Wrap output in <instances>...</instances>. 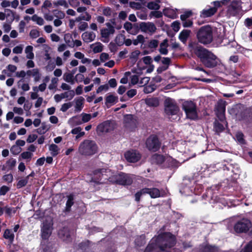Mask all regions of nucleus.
Wrapping results in <instances>:
<instances>
[{"mask_svg": "<svg viewBox=\"0 0 252 252\" xmlns=\"http://www.w3.org/2000/svg\"><path fill=\"white\" fill-rule=\"evenodd\" d=\"M176 238L171 232H161L150 241L143 252H171L170 249L176 244Z\"/></svg>", "mask_w": 252, "mask_h": 252, "instance_id": "obj_1", "label": "nucleus"}, {"mask_svg": "<svg viewBox=\"0 0 252 252\" xmlns=\"http://www.w3.org/2000/svg\"><path fill=\"white\" fill-rule=\"evenodd\" d=\"M188 49L192 56L197 57L205 67L212 68L218 65L217 57L200 45L196 40H190Z\"/></svg>", "mask_w": 252, "mask_h": 252, "instance_id": "obj_2", "label": "nucleus"}, {"mask_svg": "<svg viewBox=\"0 0 252 252\" xmlns=\"http://www.w3.org/2000/svg\"><path fill=\"white\" fill-rule=\"evenodd\" d=\"M98 149V146L94 141L85 139L80 144L78 152L82 156L91 157L97 154Z\"/></svg>", "mask_w": 252, "mask_h": 252, "instance_id": "obj_3", "label": "nucleus"}, {"mask_svg": "<svg viewBox=\"0 0 252 252\" xmlns=\"http://www.w3.org/2000/svg\"><path fill=\"white\" fill-rule=\"evenodd\" d=\"M198 43L204 45L210 44L213 41V32L212 28L209 26L201 27L196 33Z\"/></svg>", "mask_w": 252, "mask_h": 252, "instance_id": "obj_4", "label": "nucleus"}, {"mask_svg": "<svg viewBox=\"0 0 252 252\" xmlns=\"http://www.w3.org/2000/svg\"><path fill=\"white\" fill-rule=\"evenodd\" d=\"M110 176V171L108 169L98 168L93 172L91 182L96 185L105 183Z\"/></svg>", "mask_w": 252, "mask_h": 252, "instance_id": "obj_5", "label": "nucleus"}, {"mask_svg": "<svg viewBox=\"0 0 252 252\" xmlns=\"http://www.w3.org/2000/svg\"><path fill=\"white\" fill-rule=\"evenodd\" d=\"M182 109L186 113L187 117L190 120H196L198 116L196 105L192 101H186L182 104Z\"/></svg>", "mask_w": 252, "mask_h": 252, "instance_id": "obj_6", "label": "nucleus"}, {"mask_svg": "<svg viewBox=\"0 0 252 252\" xmlns=\"http://www.w3.org/2000/svg\"><path fill=\"white\" fill-rule=\"evenodd\" d=\"M164 112L168 116L177 115L180 109L174 99L170 97L166 98L164 101Z\"/></svg>", "mask_w": 252, "mask_h": 252, "instance_id": "obj_7", "label": "nucleus"}, {"mask_svg": "<svg viewBox=\"0 0 252 252\" xmlns=\"http://www.w3.org/2000/svg\"><path fill=\"white\" fill-rule=\"evenodd\" d=\"M252 226L251 221L243 218L238 220L234 225V230L237 233H247Z\"/></svg>", "mask_w": 252, "mask_h": 252, "instance_id": "obj_8", "label": "nucleus"}, {"mask_svg": "<svg viewBox=\"0 0 252 252\" xmlns=\"http://www.w3.org/2000/svg\"><path fill=\"white\" fill-rule=\"evenodd\" d=\"M146 148L151 152L158 151L161 146V142L157 135L152 134L147 138L145 142Z\"/></svg>", "mask_w": 252, "mask_h": 252, "instance_id": "obj_9", "label": "nucleus"}, {"mask_svg": "<svg viewBox=\"0 0 252 252\" xmlns=\"http://www.w3.org/2000/svg\"><path fill=\"white\" fill-rule=\"evenodd\" d=\"M116 128V123L111 120H106L99 124L96 127V132L98 135L113 131Z\"/></svg>", "mask_w": 252, "mask_h": 252, "instance_id": "obj_10", "label": "nucleus"}, {"mask_svg": "<svg viewBox=\"0 0 252 252\" xmlns=\"http://www.w3.org/2000/svg\"><path fill=\"white\" fill-rule=\"evenodd\" d=\"M133 27L135 28L136 30V32L139 30H140L142 32H151L152 33L155 32L157 30V28L155 25L152 22H142L139 23V25L138 24H134Z\"/></svg>", "mask_w": 252, "mask_h": 252, "instance_id": "obj_11", "label": "nucleus"}, {"mask_svg": "<svg viewBox=\"0 0 252 252\" xmlns=\"http://www.w3.org/2000/svg\"><path fill=\"white\" fill-rule=\"evenodd\" d=\"M53 223L46 220L42 223L41 228V238L44 241H48V239L52 232Z\"/></svg>", "mask_w": 252, "mask_h": 252, "instance_id": "obj_12", "label": "nucleus"}, {"mask_svg": "<svg viewBox=\"0 0 252 252\" xmlns=\"http://www.w3.org/2000/svg\"><path fill=\"white\" fill-rule=\"evenodd\" d=\"M241 1L240 0H233L227 8V12L232 16L239 14L242 10Z\"/></svg>", "mask_w": 252, "mask_h": 252, "instance_id": "obj_13", "label": "nucleus"}, {"mask_svg": "<svg viewBox=\"0 0 252 252\" xmlns=\"http://www.w3.org/2000/svg\"><path fill=\"white\" fill-rule=\"evenodd\" d=\"M125 158L127 161L135 163L140 159L141 156L137 151L132 150L125 153Z\"/></svg>", "mask_w": 252, "mask_h": 252, "instance_id": "obj_14", "label": "nucleus"}, {"mask_svg": "<svg viewBox=\"0 0 252 252\" xmlns=\"http://www.w3.org/2000/svg\"><path fill=\"white\" fill-rule=\"evenodd\" d=\"M58 236L63 241L66 243L72 242L71 231L68 227H63L58 231Z\"/></svg>", "mask_w": 252, "mask_h": 252, "instance_id": "obj_15", "label": "nucleus"}, {"mask_svg": "<svg viewBox=\"0 0 252 252\" xmlns=\"http://www.w3.org/2000/svg\"><path fill=\"white\" fill-rule=\"evenodd\" d=\"M116 183L120 185H130L132 183V180L126 174L121 172L116 177Z\"/></svg>", "mask_w": 252, "mask_h": 252, "instance_id": "obj_16", "label": "nucleus"}, {"mask_svg": "<svg viewBox=\"0 0 252 252\" xmlns=\"http://www.w3.org/2000/svg\"><path fill=\"white\" fill-rule=\"evenodd\" d=\"M165 160L166 158L164 156L158 154H155L151 158V163L158 165H161Z\"/></svg>", "mask_w": 252, "mask_h": 252, "instance_id": "obj_17", "label": "nucleus"}, {"mask_svg": "<svg viewBox=\"0 0 252 252\" xmlns=\"http://www.w3.org/2000/svg\"><path fill=\"white\" fill-rule=\"evenodd\" d=\"M146 194H148L152 198H158L162 195H161L159 189L156 188H145Z\"/></svg>", "mask_w": 252, "mask_h": 252, "instance_id": "obj_18", "label": "nucleus"}, {"mask_svg": "<svg viewBox=\"0 0 252 252\" xmlns=\"http://www.w3.org/2000/svg\"><path fill=\"white\" fill-rule=\"evenodd\" d=\"M146 104L149 107H157L159 105V100L158 97H147L145 99Z\"/></svg>", "mask_w": 252, "mask_h": 252, "instance_id": "obj_19", "label": "nucleus"}, {"mask_svg": "<svg viewBox=\"0 0 252 252\" xmlns=\"http://www.w3.org/2000/svg\"><path fill=\"white\" fill-rule=\"evenodd\" d=\"M115 32V29L112 28L111 29H107V28H103L100 30V34L101 37L107 39L106 41L102 40L103 42H108L110 35L113 34Z\"/></svg>", "mask_w": 252, "mask_h": 252, "instance_id": "obj_20", "label": "nucleus"}, {"mask_svg": "<svg viewBox=\"0 0 252 252\" xmlns=\"http://www.w3.org/2000/svg\"><path fill=\"white\" fill-rule=\"evenodd\" d=\"M95 34L93 32H85L82 34V38L83 40L86 43L92 42L94 40Z\"/></svg>", "mask_w": 252, "mask_h": 252, "instance_id": "obj_21", "label": "nucleus"}, {"mask_svg": "<svg viewBox=\"0 0 252 252\" xmlns=\"http://www.w3.org/2000/svg\"><path fill=\"white\" fill-rule=\"evenodd\" d=\"M14 234L9 229H6L3 233V237L8 240V245L13 243L14 240Z\"/></svg>", "mask_w": 252, "mask_h": 252, "instance_id": "obj_22", "label": "nucleus"}, {"mask_svg": "<svg viewBox=\"0 0 252 252\" xmlns=\"http://www.w3.org/2000/svg\"><path fill=\"white\" fill-rule=\"evenodd\" d=\"M217 11L216 7H210L208 9H203L201 15L204 18L210 17L214 15Z\"/></svg>", "mask_w": 252, "mask_h": 252, "instance_id": "obj_23", "label": "nucleus"}, {"mask_svg": "<svg viewBox=\"0 0 252 252\" xmlns=\"http://www.w3.org/2000/svg\"><path fill=\"white\" fill-rule=\"evenodd\" d=\"M190 32L191 31L189 30H183L179 35V39L182 42L185 43L189 37Z\"/></svg>", "mask_w": 252, "mask_h": 252, "instance_id": "obj_24", "label": "nucleus"}, {"mask_svg": "<svg viewBox=\"0 0 252 252\" xmlns=\"http://www.w3.org/2000/svg\"><path fill=\"white\" fill-rule=\"evenodd\" d=\"M146 236L145 234L137 236L134 240L135 245L138 247L143 246L146 243Z\"/></svg>", "mask_w": 252, "mask_h": 252, "instance_id": "obj_25", "label": "nucleus"}, {"mask_svg": "<svg viewBox=\"0 0 252 252\" xmlns=\"http://www.w3.org/2000/svg\"><path fill=\"white\" fill-rule=\"evenodd\" d=\"M67 200L66 202V206L65 208V211L68 212L71 210L72 206L74 204V195L73 194H70L67 196Z\"/></svg>", "mask_w": 252, "mask_h": 252, "instance_id": "obj_26", "label": "nucleus"}, {"mask_svg": "<svg viewBox=\"0 0 252 252\" xmlns=\"http://www.w3.org/2000/svg\"><path fill=\"white\" fill-rule=\"evenodd\" d=\"M163 14L169 18L175 19L177 18V14L175 10L173 9L165 8L163 11Z\"/></svg>", "mask_w": 252, "mask_h": 252, "instance_id": "obj_27", "label": "nucleus"}, {"mask_svg": "<svg viewBox=\"0 0 252 252\" xmlns=\"http://www.w3.org/2000/svg\"><path fill=\"white\" fill-rule=\"evenodd\" d=\"M85 99L83 97L79 96L75 99V111L77 112L81 111L83 107V103Z\"/></svg>", "mask_w": 252, "mask_h": 252, "instance_id": "obj_28", "label": "nucleus"}, {"mask_svg": "<svg viewBox=\"0 0 252 252\" xmlns=\"http://www.w3.org/2000/svg\"><path fill=\"white\" fill-rule=\"evenodd\" d=\"M105 104H114L118 102V97L112 94H109L105 97Z\"/></svg>", "mask_w": 252, "mask_h": 252, "instance_id": "obj_29", "label": "nucleus"}, {"mask_svg": "<svg viewBox=\"0 0 252 252\" xmlns=\"http://www.w3.org/2000/svg\"><path fill=\"white\" fill-rule=\"evenodd\" d=\"M251 112V110L250 109H245L242 111L240 114L236 113V115H238L242 120H246L250 117Z\"/></svg>", "mask_w": 252, "mask_h": 252, "instance_id": "obj_30", "label": "nucleus"}, {"mask_svg": "<svg viewBox=\"0 0 252 252\" xmlns=\"http://www.w3.org/2000/svg\"><path fill=\"white\" fill-rule=\"evenodd\" d=\"M125 123L126 126H130L131 125L133 126L134 127H136V120L133 118L132 115H127L125 117Z\"/></svg>", "mask_w": 252, "mask_h": 252, "instance_id": "obj_31", "label": "nucleus"}, {"mask_svg": "<svg viewBox=\"0 0 252 252\" xmlns=\"http://www.w3.org/2000/svg\"><path fill=\"white\" fill-rule=\"evenodd\" d=\"M160 2V0H157L156 1H150L148 3L147 7L149 9L158 10L160 8V5L158 4Z\"/></svg>", "mask_w": 252, "mask_h": 252, "instance_id": "obj_32", "label": "nucleus"}, {"mask_svg": "<svg viewBox=\"0 0 252 252\" xmlns=\"http://www.w3.org/2000/svg\"><path fill=\"white\" fill-rule=\"evenodd\" d=\"M218 251V247L215 245L206 244L203 246L202 252H216Z\"/></svg>", "mask_w": 252, "mask_h": 252, "instance_id": "obj_33", "label": "nucleus"}, {"mask_svg": "<svg viewBox=\"0 0 252 252\" xmlns=\"http://www.w3.org/2000/svg\"><path fill=\"white\" fill-rule=\"evenodd\" d=\"M159 41L157 39H152L148 42L147 47L150 48L152 52L156 49L158 45Z\"/></svg>", "mask_w": 252, "mask_h": 252, "instance_id": "obj_34", "label": "nucleus"}, {"mask_svg": "<svg viewBox=\"0 0 252 252\" xmlns=\"http://www.w3.org/2000/svg\"><path fill=\"white\" fill-rule=\"evenodd\" d=\"M125 39V35L119 33L116 36L115 38V43L118 46H121L124 44V41Z\"/></svg>", "mask_w": 252, "mask_h": 252, "instance_id": "obj_35", "label": "nucleus"}, {"mask_svg": "<svg viewBox=\"0 0 252 252\" xmlns=\"http://www.w3.org/2000/svg\"><path fill=\"white\" fill-rule=\"evenodd\" d=\"M214 128L217 133L222 132L224 130L223 125L219 123L217 120L214 122Z\"/></svg>", "mask_w": 252, "mask_h": 252, "instance_id": "obj_36", "label": "nucleus"}, {"mask_svg": "<svg viewBox=\"0 0 252 252\" xmlns=\"http://www.w3.org/2000/svg\"><path fill=\"white\" fill-rule=\"evenodd\" d=\"M216 114L225 113V105L224 103H218L216 107Z\"/></svg>", "mask_w": 252, "mask_h": 252, "instance_id": "obj_37", "label": "nucleus"}, {"mask_svg": "<svg viewBox=\"0 0 252 252\" xmlns=\"http://www.w3.org/2000/svg\"><path fill=\"white\" fill-rule=\"evenodd\" d=\"M33 47L31 45H28L26 47L25 53L27 54L26 57L29 59L34 58V54L32 52Z\"/></svg>", "mask_w": 252, "mask_h": 252, "instance_id": "obj_38", "label": "nucleus"}, {"mask_svg": "<svg viewBox=\"0 0 252 252\" xmlns=\"http://www.w3.org/2000/svg\"><path fill=\"white\" fill-rule=\"evenodd\" d=\"M49 150L51 152V153L52 156L55 157L58 155L60 149L57 145L52 144L49 146Z\"/></svg>", "mask_w": 252, "mask_h": 252, "instance_id": "obj_39", "label": "nucleus"}, {"mask_svg": "<svg viewBox=\"0 0 252 252\" xmlns=\"http://www.w3.org/2000/svg\"><path fill=\"white\" fill-rule=\"evenodd\" d=\"M49 129L48 126L45 122H43L41 126L36 129V132L39 134H43Z\"/></svg>", "mask_w": 252, "mask_h": 252, "instance_id": "obj_40", "label": "nucleus"}, {"mask_svg": "<svg viewBox=\"0 0 252 252\" xmlns=\"http://www.w3.org/2000/svg\"><path fill=\"white\" fill-rule=\"evenodd\" d=\"M63 79L66 82L74 84V77L70 73H65L63 75Z\"/></svg>", "mask_w": 252, "mask_h": 252, "instance_id": "obj_41", "label": "nucleus"}, {"mask_svg": "<svg viewBox=\"0 0 252 252\" xmlns=\"http://www.w3.org/2000/svg\"><path fill=\"white\" fill-rule=\"evenodd\" d=\"M145 188H143L138 191L135 194V201L137 202H139L141 199V197L142 195L146 194Z\"/></svg>", "mask_w": 252, "mask_h": 252, "instance_id": "obj_42", "label": "nucleus"}, {"mask_svg": "<svg viewBox=\"0 0 252 252\" xmlns=\"http://www.w3.org/2000/svg\"><path fill=\"white\" fill-rule=\"evenodd\" d=\"M63 98H67L68 100L72 99L75 95V92L71 90L68 92H65L63 93Z\"/></svg>", "mask_w": 252, "mask_h": 252, "instance_id": "obj_43", "label": "nucleus"}, {"mask_svg": "<svg viewBox=\"0 0 252 252\" xmlns=\"http://www.w3.org/2000/svg\"><path fill=\"white\" fill-rule=\"evenodd\" d=\"M64 40L66 44H68V45L69 47H74V44H70V43H71V41H73L72 39V36L69 33H66L64 35Z\"/></svg>", "mask_w": 252, "mask_h": 252, "instance_id": "obj_44", "label": "nucleus"}, {"mask_svg": "<svg viewBox=\"0 0 252 252\" xmlns=\"http://www.w3.org/2000/svg\"><path fill=\"white\" fill-rule=\"evenodd\" d=\"M31 19L34 21L36 22L37 24L40 26H42L44 24V20L42 18L38 16L37 15L34 14L33 15L32 18Z\"/></svg>", "mask_w": 252, "mask_h": 252, "instance_id": "obj_45", "label": "nucleus"}, {"mask_svg": "<svg viewBox=\"0 0 252 252\" xmlns=\"http://www.w3.org/2000/svg\"><path fill=\"white\" fill-rule=\"evenodd\" d=\"M236 138L240 144H245L246 142L245 140L244 139V135L242 132H238L236 134Z\"/></svg>", "mask_w": 252, "mask_h": 252, "instance_id": "obj_46", "label": "nucleus"}, {"mask_svg": "<svg viewBox=\"0 0 252 252\" xmlns=\"http://www.w3.org/2000/svg\"><path fill=\"white\" fill-rule=\"evenodd\" d=\"M28 183V180L26 178L21 179L19 180L16 185V187L17 189H21L27 185Z\"/></svg>", "mask_w": 252, "mask_h": 252, "instance_id": "obj_47", "label": "nucleus"}, {"mask_svg": "<svg viewBox=\"0 0 252 252\" xmlns=\"http://www.w3.org/2000/svg\"><path fill=\"white\" fill-rule=\"evenodd\" d=\"M32 76L34 77V80L35 82L38 81L41 77V74L39 72V70L37 68H34L32 69Z\"/></svg>", "mask_w": 252, "mask_h": 252, "instance_id": "obj_48", "label": "nucleus"}, {"mask_svg": "<svg viewBox=\"0 0 252 252\" xmlns=\"http://www.w3.org/2000/svg\"><path fill=\"white\" fill-rule=\"evenodd\" d=\"M192 15V12L191 10L186 11L184 14L180 15V19L182 21H185L189 18Z\"/></svg>", "mask_w": 252, "mask_h": 252, "instance_id": "obj_49", "label": "nucleus"}, {"mask_svg": "<svg viewBox=\"0 0 252 252\" xmlns=\"http://www.w3.org/2000/svg\"><path fill=\"white\" fill-rule=\"evenodd\" d=\"M21 148L16 145H13L10 148V152L14 155H18L21 152Z\"/></svg>", "mask_w": 252, "mask_h": 252, "instance_id": "obj_50", "label": "nucleus"}, {"mask_svg": "<svg viewBox=\"0 0 252 252\" xmlns=\"http://www.w3.org/2000/svg\"><path fill=\"white\" fill-rule=\"evenodd\" d=\"M118 46H117V45L115 43H114L112 41L110 42V43L108 45V48L110 51H111V52L113 53H115L117 51L118 49Z\"/></svg>", "mask_w": 252, "mask_h": 252, "instance_id": "obj_51", "label": "nucleus"}, {"mask_svg": "<svg viewBox=\"0 0 252 252\" xmlns=\"http://www.w3.org/2000/svg\"><path fill=\"white\" fill-rule=\"evenodd\" d=\"M16 163V159L11 158L6 161V165L8 167L9 169H12V168L15 166Z\"/></svg>", "mask_w": 252, "mask_h": 252, "instance_id": "obj_52", "label": "nucleus"}, {"mask_svg": "<svg viewBox=\"0 0 252 252\" xmlns=\"http://www.w3.org/2000/svg\"><path fill=\"white\" fill-rule=\"evenodd\" d=\"M180 25L179 21H175L171 24V27L175 32H178L180 29Z\"/></svg>", "mask_w": 252, "mask_h": 252, "instance_id": "obj_53", "label": "nucleus"}, {"mask_svg": "<svg viewBox=\"0 0 252 252\" xmlns=\"http://www.w3.org/2000/svg\"><path fill=\"white\" fill-rule=\"evenodd\" d=\"M97 45L95 46L93 49V52L94 53H98L101 52L103 50V45L100 43L97 42Z\"/></svg>", "mask_w": 252, "mask_h": 252, "instance_id": "obj_54", "label": "nucleus"}, {"mask_svg": "<svg viewBox=\"0 0 252 252\" xmlns=\"http://www.w3.org/2000/svg\"><path fill=\"white\" fill-rule=\"evenodd\" d=\"M46 242H47V241H46V242L42 241L41 243V246L42 249V252H50L51 248L48 245H46Z\"/></svg>", "mask_w": 252, "mask_h": 252, "instance_id": "obj_55", "label": "nucleus"}, {"mask_svg": "<svg viewBox=\"0 0 252 252\" xmlns=\"http://www.w3.org/2000/svg\"><path fill=\"white\" fill-rule=\"evenodd\" d=\"M13 175L12 174H6L3 176L2 179L8 183H12L13 181Z\"/></svg>", "mask_w": 252, "mask_h": 252, "instance_id": "obj_56", "label": "nucleus"}, {"mask_svg": "<svg viewBox=\"0 0 252 252\" xmlns=\"http://www.w3.org/2000/svg\"><path fill=\"white\" fill-rule=\"evenodd\" d=\"M82 121L83 123H87L89 122L91 119V115L90 114H87L83 113L82 114Z\"/></svg>", "mask_w": 252, "mask_h": 252, "instance_id": "obj_57", "label": "nucleus"}, {"mask_svg": "<svg viewBox=\"0 0 252 252\" xmlns=\"http://www.w3.org/2000/svg\"><path fill=\"white\" fill-rule=\"evenodd\" d=\"M10 190V188L6 186H2L0 188V195H5Z\"/></svg>", "mask_w": 252, "mask_h": 252, "instance_id": "obj_58", "label": "nucleus"}, {"mask_svg": "<svg viewBox=\"0 0 252 252\" xmlns=\"http://www.w3.org/2000/svg\"><path fill=\"white\" fill-rule=\"evenodd\" d=\"M32 154L30 152H23L20 156L23 159H31L32 158Z\"/></svg>", "mask_w": 252, "mask_h": 252, "instance_id": "obj_59", "label": "nucleus"}, {"mask_svg": "<svg viewBox=\"0 0 252 252\" xmlns=\"http://www.w3.org/2000/svg\"><path fill=\"white\" fill-rule=\"evenodd\" d=\"M56 67V64L54 62L51 61H49L48 63V64L46 67V69L48 71H52Z\"/></svg>", "mask_w": 252, "mask_h": 252, "instance_id": "obj_60", "label": "nucleus"}, {"mask_svg": "<svg viewBox=\"0 0 252 252\" xmlns=\"http://www.w3.org/2000/svg\"><path fill=\"white\" fill-rule=\"evenodd\" d=\"M140 54V52L139 50H135L131 53L130 58L136 61L138 59Z\"/></svg>", "mask_w": 252, "mask_h": 252, "instance_id": "obj_61", "label": "nucleus"}, {"mask_svg": "<svg viewBox=\"0 0 252 252\" xmlns=\"http://www.w3.org/2000/svg\"><path fill=\"white\" fill-rule=\"evenodd\" d=\"M30 36L32 38H36L39 36V32L37 30H32L30 32Z\"/></svg>", "mask_w": 252, "mask_h": 252, "instance_id": "obj_62", "label": "nucleus"}, {"mask_svg": "<svg viewBox=\"0 0 252 252\" xmlns=\"http://www.w3.org/2000/svg\"><path fill=\"white\" fill-rule=\"evenodd\" d=\"M137 94V90L136 89H130L126 92L127 97L131 98Z\"/></svg>", "mask_w": 252, "mask_h": 252, "instance_id": "obj_63", "label": "nucleus"}, {"mask_svg": "<svg viewBox=\"0 0 252 252\" xmlns=\"http://www.w3.org/2000/svg\"><path fill=\"white\" fill-rule=\"evenodd\" d=\"M244 252H252V241L250 242L245 246Z\"/></svg>", "mask_w": 252, "mask_h": 252, "instance_id": "obj_64", "label": "nucleus"}]
</instances>
